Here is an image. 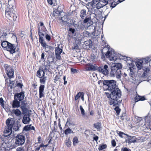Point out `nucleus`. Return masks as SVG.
I'll return each instance as SVG.
<instances>
[{
	"label": "nucleus",
	"mask_w": 151,
	"mask_h": 151,
	"mask_svg": "<svg viewBox=\"0 0 151 151\" xmlns=\"http://www.w3.org/2000/svg\"><path fill=\"white\" fill-rule=\"evenodd\" d=\"M111 99L109 101V104L116 106L118 105V100L121 96V92L118 88L111 92Z\"/></svg>",
	"instance_id": "nucleus-1"
},
{
	"label": "nucleus",
	"mask_w": 151,
	"mask_h": 151,
	"mask_svg": "<svg viewBox=\"0 0 151 151\" xmlns=\"http://www.w3.org/2000/svg\"><path fill=\"white\" fill-rule=\"evenodd\" d=\"M103 88L104 90H109L112 92L118 88L116 81L111 80H104L103 81Z\"/></svg>",
	"instance_id": "nucleus-2"
},
{
	"label": "nucleus",
	"mask_w": 151,
	"mask_h": 151,
	"mask_svg": "<svg viewBox=\"0 0 151 151\" xmlns=\"http://www.w3.org/2000/svg\"><path fill=\"white\" fill-rule=\"evenodd\" d=\"M122 68V65L120 63H116L115 65L112 66L110 72L111 76L120 78L121 76V71L120 69Z\"/></svg>",
	"instance_id": "nucleus-3"
},
{
	"label": "nucleus",
	"mask_w": 151,
	"mask_h": 151,
	"mask_svg": "<svg viewBox=\"0 0 151 151\" xmlns=\"http://www.w3.org/2000/svg\"><path fill=\"white\" fill-rule=\"evenodd\" d=\"M6 17L9 20L16 21L17 18V14H16L15 11L12 7L9 8L8 7L6 8L5 10Z\"/></svg>",
	"instance_id": "nucleus-4"
},
{
	"label": "nucleus",
	"mask_w": 151,
	"mask_h": 151,
	"mask_svg": "<svg viewBox=\"0 0 151 151\" xmlns=\"http://www.w3.org/2000/svg\"><path fill=\"white\" fill-rule=\"evenodd\" d=\"M11 118H9L6 121V124L7 127V128L4 131V136L7 137L10 135L12 131V129L14 124L11 123Z\"/></svg>",
	"instance_id": "nucleus-5"
},
{
	"label": "nucleus",
	"mask_w": 151,
	"mask_h": 151,
	"mask_svg": "<svg viewBox=\"0 0 151 151\" xmlns=\"http://www.w3.org/2000/svg\"><path fill=\"white\" fill-rule=\"evenodd\" d=\"M25 136L22 133L18 134L15 137V144L17 146L22 145L25 142Z\"/></svg>",
	"instance_id": "nucleus-6"
},
{
	"label": "nucleus",
	"mask_w": 151,
	"mask_h": 151,
	"mask_svg": "<svg viewBox=\"0 0 151 151\" xmlns=\"http://www.w3.org/2000/svg\"><path fill=\"white\" fill-rule=\"evenodd\" d=\"M108 45H105V46L104 47L103 49L102 50H101V52L102 54V55L101 56V58L104 60L105 58V57L104 56L105 53L103 52V51L104 50L107 49L108 50L106 53L105 54V55L107 58H110V60H116V58H114V57H113L111 55L112 54V53L111 52L109 51V47H108Z\"/></svg>",
	"instance_id": "nucleus-7"
},
{
	"label": "nucleus",
	"mask_w": 151,
	"mask_h": 151,
	"mask_svg": "<svg viewBox=\"0 0 151 151\" xmlns=\"http://www.w3.org/2000/svg\"><path fill=\"white\" fill-rule=\"evenodd\" d=\"M5 72L7 76L9 78H13L14 77V69L10 65L6 64L5 66Z\"/></svg>",
	"instance_id": "nucleus-8"
},
{
	"label": "nucleus",
	"mask_w": 151,
	"mask_h": 151,
	"mask_svg": "<svg viewBox=\"0 0 151 151\" xmlns=\"http://www.w3.org/2000/svg\"><path fill=\"white\" fill-rule=\"evenodd\" d=\"M6 50L9 51L10 53L13 54L16 51L18 52L19 48H17V46L15 45L9 43H8V45L7 46Z\"/></svg>",
	"instance_id": "nucleus-9"
},
{
	"label": "nucleus",
	"mask_w": 151,
	"mask_h": 151,
	"mask_svg": "<svg viewBox=\"0 0 151 151\" xmlns=\"http://www.w3.org/2000/svg\"><path fill=\"white\" fill-rule=\"evenodd\" d=\"M70 116H69L68 118H67L66 122L65 125L64 127L63 128L64 130V133L65 135H68V134H70L71 133H73V131L67 125V124L68 123H69V124H70Z\"/></svg>",
	"instance_id": "nucleus-10"
},
{
	"label": "nucleus",
	"mask_w": 151,
	"mask_h": 151,
	"mask_svg": "<svg viewBox=\"0 0 151 151\" xmlns=\"http://www.w3.org/2000/svg\"><path fill=\"white\" fill-rule=\"evenodd\" d=\"M108 66L106 65H105L104 67L102 66H99L98 68V70L99 72L105 75H107L108 74Z\"/></svg>",
	"instance_id": "nucleus-11"
},
{
	"label": "nucleus",
	"mask_w": 151,
	"mask_h": 151,
	"mask_svg": "<svg viewBox=\"0 0 151 151\" xmlns=\"http://www.w3.org/2000/svg\"><path fill=\"white\" fill-rule=\"evenodd\" d=\"M60 45H59L58 46L55 47V54L56 55V58L58 60H60L61 57L60 55L63 51L62 49L60 48L59 47Z\"/></svg>",
	"instance_id": "nucleus-12"
},
{
	"label": "nucleus",
	"mask_w": 151,
	"mask_h": 151,
	"mask_svg": "<svg viewBox=\"0 0 151 151\" xmlns=\"http://www.w3.org/2000/svg\"><path fill=\"white\" fill-rule=\"evenodd\" d=\"M24 97V92H21L19 93H17L14 96V99L19 102L23 99Z\"/></svg>",
	"instance_id": "nucleus-13"
},
{
	"label": "nucleus",
	"mask_w": 151,
	"mask_h": 151,
	"mask_svg": "<svg viewBox=\"0 0 151 151\" xmlns=\"http://www.w3.org/2000/svg\"><path fill=\"white\" fill-rule=\"evenodd\" d=\"M30 117V115L27 113L24 114L22 119L23 123L25 124H28L31 120Z\"/></svg>",
	"instance_id": "nucleus-14"
},
{
	"label": "nucleus",
	"mask_w": 151,
	"mask_h": 151,
	"mask_svg": "<svg viewBox=\"0 0 151 151\" xmlns=\"http://www.w3.org/2000/svg\"><path fill=\"white\" fill-rule=\"evenodd\" d=\"M45 86L44 85H41L39 87V95L40 98L45 96L44 90Z\"/></svg>",
	"instance_id": "nucleus-15"
},
{
	"label": "nucleus",
	"mask_w": 151,
	"mask_h": 151,
	"mask_svg": "<svg viewBox=\"0 0 151 151\" xmlns=\"http://www.w3.org/2000/svg\"><path fill=\"white\" fill-rule=\"evenodd\" d=\"M86 69L87 70H96L94 65L91 63H88L86 64L85 66Z\"/></svg>",
	"instance_id": "nucleus-16"
},
{
	"label": "nucleus",
	"mask_w": 151,
	"mask_h": 151,
	"mask_svg": "<svg viewBox=\"0 0 151 151\" xmlns=\"http://www.w3.org/2000/svg\"><path fill=\"white\" fill-rule=\"evenodd\" d=\"M45 72L42 68H40L37 72V76L38 78H42L45 76Z\"/></svg>",
	"instance_id": "nucleus-17"
},
{
	"label": "nucleus",
	"mask_w": 151,
	"mask_h": 151,
	"mask_svg": "<svg viewBox=\"0 0 151 151\" xmlns=\"http://www.w3.org/2000/svg\"><path fill=\"white\" fill-rule=\"evenodd\" d=\"M12 106L13 108H18L20 106V102L19 101L14 99L12 102Z\"/></svg>",
	"instance_id": "nucleus-18"
},
{
	"label": "nucleus",
	"mask_w": 151,
	"mask_h": 151,
	"mask_svg": "<svg viewBox=\"0 0 151 151\" xmlns=\"http://www.w3.org/2000/svg\"><path fill=\"white\" fill-rule=\"evenodd\" d=\"M38 35L39 36V38L40 37L44 39L45 37V33H46V31H44L42 30H41L40 27L39 26L38 27Z\"/></svg>",
	"instance_id": "nucleus-19"
},
{
	"label": "nucleus",
	"mask_w": 151,
	"mask_h": 151,
	"mask_svg": "<svg viewBox=\"0 0 151 151\" xmlns=\"http://www.w3.org/2000/svg\"><path fill=\"white\" fill-rule=\"evenodd\" d=\"M84 23H87V25L89 27L93 24V22L91 19V17L85 19L83 21Z\"/></svg>",
	"instance_id": "nucleus-20"
},
{
	"label": "nucleus",
	"mask_w": 151,
	"mask_h": 151,
	"mask_svg": "<svg viewBox=\"0 0 151 151\" xmlns=\"http://www.w3.org/2000/svg\"><path fill=\"white\" fill-rule=\"evenodd\" d=\"M21 103L20 105V108L23 111H26L27 108H26V106L27 104L25 103L24 101H21Z\"/></svg>",
	"instance_id": "nucleus-21"
},
{
	"label": "nucleus",
	"mask_w": 151,
	"mask_h": 151,
	"mask_svg": "<svg viewBox=\"0 0 151 151\" xmlns=\"http://www.w3.org/2000/svg\"><path fill=\"white\" fill-rule=\"evenodd\" d=\"M128 137V143L135 142H136V138L135 137H131L129 135L127 136Z\"/></svg>",
	"instance_id": "nucleus-22"
},
{
	"label": "nucleus",
	"mask_w": 151,
	"mask_h": 151,
	"mask_svg": "<svg viewBox=\"0 0 151 151\" xmlns=\"http://www.w3.org/2000/svg\"><path fill=\"white\" fill-rule=\"evenodd\" d=\"M136 65L139 70L141 69L142 67L143 61L142 60H139L136 63Z\"/></svg>",
	"instance_id": "nucleus-23"
},
{
	"label": "nucleus",
	"mask_w": 151,
	"mask_h": 151,
	"mask_svg": "<svg viewBox=\"0 0 151 151\" xmlns=\"http://www.w3.org/2000/svg\"><path fill=\"white\" fill-rule=\"evenodd\" d=\"M39 42L40 43L42 46L44 48H45L47 46L46 43L44 40V39L40 37L39 38Z\"/></svg>",
	"instance_id": "nucleus-24"
},
{
	"label": "nucleus",
	"mask_w": 151,
	"mask_h": 151,
	"mask_svg": "<svg viewBox=\"0 0 151 151\" xmlns=\"http://www.w3.org/2000/svg\"><path fill=\"white\" fill-rule=\"evenodd\" d=\"M112 0H109V2L111 3V6L112 7H115L117 5L120 3L119 2V1L118 0H113V1L111 2Z\"/></svg>",
	"instance_id": "nucleus-25"
},
{
	"label": "nucleus",
	"mask_w": 151,
	"mask_h": 151,
	"mask_svg": "<svg viewBox=\"0 0 151 151\" xmlns=\"http://www.w3.org/2000/svg\"><path fill=\"white\" fill-rule=\"evenodd\" d=\"M86 11L85 9H82L80 12V16L82 19H83L86 16Z\"/></svg>",
	"instance_id": "nucleus-26"
},
{
	"label": "nucleus",
	"mask_w": 151,
	"mask_h": 151,
	"mask_svg": "<svg viewBox=\"0 0 151 151\" xmlns=\"http://www.w3.org/2000/svg\"><path fill=\"white\" fill-rule=\"evenodd\" d=\"M55 132H56V129L54 127H53L52 131H51L49 135V137L52 139L54 136L55 134Z\"/></svg>",
	"instance_id": "nucleus-27"
},
{
	"label": "nucleus",
	"mask_w": 151,
	"mask_h": 151,
	"mask_svg": "<svg viewBox=\"0 0 151 151\" xmlns=\"http://www.w3.org/2000/svg\"><path fill=\"white\" fill-rule=\"evenodd\" d=\"M10 42L7 41H4L1 42V45L3 48L5 49L6 50L7 47V46L8 45V43H9Z\"/></svg>",
	"instance_id": "nucleus-28"
},
{
	"label": "nucleus",
	"mask_w": 151,
	"mask_h": 151,
	"mask_svg": "<svg viewBox=\"0 0 151 151\" xmlns=\"http://www.w3.org/2000/svg\"><path fill=\"white\" fill-rule=\"evenodd\" d=\"M107 147V145L106 144H103L102 145H99L98 150L99 151H101Z\"/></svg>",
	"instance_id": "nucleus-29"
},
{
	"label": "nucleus",
	"mask_w": 151,
	"mask_h": 151,
	"mask_svg": "<svg viewBox=\"0 0 151 151\" xmlns=\"http://www.w3.org/2000/svg\"><path fill=\"white\" fill-rule=\"evenodd\" d=\"M71 142L69 138L66 139L65 140V145L67 147H70L71 146Z\"/></svg>",
	"instance_id": "nucleus-30"
},
{
	"label": "nucleus",
	"mask_w": 151,
	"mask_h": 151,
	"mask_svg": "<svg viewBox=\"0 0 151 151\" xmlns=\"http://www.w3.org/2000/svg\"><path fill=\"white\" fill-rule=\"evenodd\" d=\"M40 78V83L43 84H45L46 82L47 77L44 76L42 78Z\"/></svg>",
	"instance_id": "nucleus-31"
},
{
	"label": "nucleus",
	"mask_w": 151,
	"mask_h": 151,
	"mask_svg": "<svg viewBox=\"0 0 151 151\" xmlns=\"http://www.w3.org/2000/svg\"><path fill=\"white\" fill-rule=\"evenodd\" d=\"M116 132L118 134L119 136L121 137H123V135H125L126 136H129V135L127 134H125L124 132L119 131L118 130H116Z\"/></svg>",
	"instance_id": "nucleus-32"
},
{
	"label": "nucleus",
	"mask_w": 151,
	"mask_h": 151,
	"mask_svg": "<svg viewBox=\"0 0 151 151\" xmlns=\"http://www.w3.org/2000/svg\"><path fill=\"white\" fill-rule=\"evenodd\" d=\"M93 127L97 129H100L101 128V124L100 122H98L96 123L93 124Z\"/></svg>",
	"instance_id": "nucleus-33"
},
{
	"label": "nucleus",
	"mask_w": 151,
	"mask_h": 151,
	"mask_svg": "<svg viewBox=\"0 0 151 151\" xmlns=\"http://www.w3.org/2000/svg\"><path fill=\"white\" fill-rule=\"evenodd\" d=\"M79 141L77 137L76 136L73 139V144L74 146L78 143Z\"/></svg>",
	"instance_id": "nucleus-34"
},
{
	"label": "nucleus",
	"mask_w": 151,
	"mask_h": 151,
	"mask_svg": "<svg viewBox=\"0 0 151 151\" xmlns=\"http://www.w3.org/2000/svg\"><path fill=\"white\" fill-rule=\"evenodd\" d=\"M13 112L17 116H19L21 114V112L19 109H16L13 110Z\"/></svg>",
	"instance_id": "nucleus-35"
},
{
	"label": "nucleus",
	"mask_w": 151,
	"mask_h": 151,
	"mask_svg": "<svg viewBox=\"0 0 151 151\" xmlns=\"http://www.w3.org/2000/svg\"><path fill=\"white\" fill-rule=\"evenodd\" d=\"M80 109L82 115L84 116H86L85 112L82 106L80 105Z\"/></svg>",
	"instance_id": "nucleus-36"
},
{
	"label": "nucleus",
	"mask_w": 151,
	"mask_h": 151,
	"mask_svg": "<svg viewBox=\"0 0 151 151\" xmlns=\"http://www.w3.org/2000/svg\"><path fill=\"white\" fill-rule=\"evenodd\" d=\"M53 14L54 16H59L60 15V12L58 9H56L54 11Z\"/></svg>",
	"instance_id": "nucleus-37"
},
{
	"label": "nucleus",
	"mask_w": 151,
	"mask_h": 151,
	"mask_svg": "<svg viewBox=\"0 0 151 151\" xmlns=\"http://www.w3.org/2000/svg\"><path fill=\"white\" fill-rule=\"evenodd\" d=\"M114 109L117 115H119L121 111V109L119 108L118 106H116Z\"/></svg>",
	"instance_id": "nucleus-38"
},
{
	"label": "nucleus",
	"mask_w": 151,
	"mask_h": 151,
	"mask_svg": "<svg viewBox=\"0 0 151 151\" xmlns=\"http://www.w3.org/2000/svg\"><path fill=\"white\" fill-rule=\"evenodd\" d=\"M40 26L41 27V30H42L44 31H47V30L45 26L44 25V24L42 22H40Z\"/></svg>",
	"instance_id": "nucleus-39"
},
{
	"label": "nucleus",
	"mask_w": 151,
	"mask_h": 151,
	"mask_svg": "<svg viewBox=\"0 0 151 151\" xmlns=\"http://www.w3.org/2000/svg\"><path fill=\"white\" fill-rule=\"evenodd\" d=\"M72 49L73 50H76V51H78V52L80 51V49H79L78 45L77 44L73 46L72 47Z\"/></svg>",
	"instance_id": "nucleus-40"
},
{
	"label": "nucleus",
	"mask_w": 151,
	"mask_h": 151,
	"mask_svg": "<svg viewBox=\"0 0 151 151\" xmlns=\"http://www.w3.org/2000/svg\"><path fill=\"white\" fill-rule=\"evenodd\" d=\"M82 93L81 92H79L77 94L75 97V101L77 100L81 97Z\"/></svg>",
	"instance_id": "nucleus-41"
},
{
	"label": "nucleus",
	"mask_w": 151,
	"mask_h": 151,
	"mask_svg": "<svg viewBox=\"0 0 151 151\" xmlns=\"http://www.w3.org/2000/svg\"><path fill=\"white\" fill-rule=\"evenodd\" d=\"M139 95L137 93L136 94V96L134 97V103H136V102H137L139 101Z\"/></svg>",
	"instance_id": "nucleus-42"
},
{
	"label": "nucleus",
	"mask_w": 151,
	"mask_h": 151,
	"mask_svg": "<svg viewBox=\"0 0 151 151\" xmlns=\"http://www.w3.org/2000/svg\"><path fill=\"white\" fill-rule=\"evenodd\" d=\"M60 76H59V75H57L55 76V77L54 79V80L55 81L54 82H56L58 81L59 79H60Z\"/></svg>",
	"instance_id": "nucleus-43"
},
{
	"label": "nucleus",
	"mask_w": 151,
	"mask_h": 151,
	"mask_svg": "<svg viewBox=\"0 0 151 151\" xmlns=\"http://www.w3.org/2000/svg\"><path fill=\"white\" fill-rule=\"evenodd\" d=\"M31 124L29 125H27L25 126L24 127V129L26 131H29L30 130V126H31Z\"/></svg>",
	"instance_id": "nucleus-44"
},
{
	"label": "nucleus",
	"mask_w": 151,
	"mask_h": 151,
	"mask_svg": "<svg viewBox=\"0 0 151 151\" xmlns=\"http://www.w3.org/2000/svg\"><path fill=\"white\" fill-rule=\"evenodd\" d=\"M148 59L147 58H143L142 60V61H143V63L144 64H146L148 63Z\"/></svg>",
	"instance_id": "nucleus-45"
},
{
	"label": "nucleus",
	"mask_w": 151,
	"mask_h": 151,
	"mask_svg": "<svg viewBox=\"0 0 151 151\" xmlns=\"http://www.w3.org/2000/svg\"><path fill=\"white\" fill-rule=\"evenodd\" d=\"M0 104L2 107H4V100L1 97L0 98Z\"/></svg>",
	"instance_id": "nucleus-46"
},
{
	"label": "nucleus",
	"mask_w": 151,
	"mask_h": 151,
	"mask_svg": "<svg viewBox=\"0 0 151 151\" xmlns=\"http://www.w3.org/2000/svg\"><path fill=\"white\" fill-rule=\"evenodd\" d=\"M17 151H25L23 147H18L16 149Z\"/></svg>",
	"instance_id": "nucleus-47"
},
{
	"label": "nucleus",
	"mask_w": 151,
	"mask_h": 151,
	"mask_svg": "<svg viewBox=\"0 0 151 151\" xmlns=\"http://www.w3.org/2000/svg\"><path fill=\"white\" fill-rule=\"evenodd\" d=\"M111 145L113 147H114L116 146V143L114 139H112L111 141Z\"/></svg>",
	"instance_id": "nucleus-48"
},
{
	"label": "nucleus",
	"mask_w": 151,
	"mask_h": 151,
	"mask_svg": "<svg viewBox=\"0 0 151 151\" xmlns=\"http://www.w3.org/2000/svg\"><path fill=\"white\" fill-rule=\"evenodd\" d=\"M46 39L48 41H50L51 40V37L50 35L48 34H47L45 35Z\"/></svg>",
	"instance_id": "nucleus-49"
},
{
	"label": "nucleus",
	"mask_w": 151,
	"mask_h": 151,
	"mask_svg": "<svg viewBox=\"0 0 151 151\" xmlns=\"http://www.w3.org/2000/svg\"><path fill=\"white\" fill-rule=\"evenodd\" d=\"M139 101H144L145 100V98L143 96H141L139 95Z\"/></svg>",
	"instance_id": "nucleus-50"
},
{
	"label": "nucleus",
	"mask_w": 151,
	"mask_h": 151,
	"mask_svg": "<svg viewBox=\"0 0 151 151\" xmlns=\"http://www.w3.org/2000/svg\"><path fill=\"white\" fill-rule=\"evenodd\" d=\"M121 151H131V150L127 147L123 148L121 149Z\"/></svg>",
	"instance_id": "nucleus-51"
},
{
	"label": "nucleus",
	"mask_w": 151,
	"mask_h": 151,
	"mask_svg": "<svg viewBox=\"0 0 151 151\" xmlns=\"http://www.w3.org/2000/svg\"><path fill=\"white\" fill-rule=\"evenodd\" d=\"M16 86L20 88H22L23 86V85L21 83H19L17 84Z\"/></svg>",
	"instance_id": "nucleus-52"
},
{
	"label": "nucleus",
	"mask_w": 151,
	"mask_h": 151,
	"mask_svg": "<svg viewBox=\"0 0 151 151\" xmlns=\"http://www.w3.org/2000/svg\"><path fill=\"white\" fill-rule=\"evenodd\" d=\"M71 71L73 73H78V70L76 69L72 68L71 69Z\"/></svg>",
	"instance_id": "nucleus-53"
},
{
	"label": "nucleus",
	"mask_w": 151,
	"mask_h": 151,
	"mask_svg": "<svg viewBox=\"0 0 151 151\" xmlns=\"http://www.w3.org/2000/svg\"><path fill=\"white\" fill-rule=\"evenodd\" d=\"M34 148L35 151H39L40 148L39 146H35Z\"/></svg>",
	"instance_id": "nucleus-54"
},
{
	"label": "nucleus",
	"mask_w": 151,
	"mask_h": 151,
	"mask_svg": "<svg viewBox=\"0 0 151 151\" xmlns=\"http://www.w3.org/2000/svg\"><path fill=\"white\" fill-rule=\"evenodd\" d=\"M105 93L106 96L107 98H111V93L110 94L108 93Z\"/></svg>",
	"instance_id": "nucleus-55"
},
{
	"label": "nucleus",
	"mask_w": 151,
	"mask_h": 151,
	"mask_svg": "<svg viewBox=\"0 0 151 151\" xmlns=\"http://www.w3.org/2000/svg\"><path fill=\"white\" fill-rule=\"evenodd\" d=\"M93 135L94 136H95L93 138V140L96 141H97L99 139V137L95 135V134H94Z\"/></svg>",
	"instance_id": "nucleus-56"
},
{
	"label": "nucleus",
	"mask_w": 151,
	"mask_h": 151,
	"mask_svg": "<svg viewBox=\"0 0 151 151\" xmlns=\"http://www.w3.org/2000/svg\"><path fill=\"white\" fill-rule=\"evenodd\" d=\"M37 140L38 141V143H41L42 142H42V139L41 137V136H39L37 138Z\"/></svg>",
	"instance_id": "nucleus-57"
},
{
	"label": "nucleus",
	"mask_w": 151,
	"mask_h": 151,
	"mask_svg": "<svg viewBox=\"0 0 151 151\" xmlns=\"http://www.w3.org/2000/svg\"><path fill=\"white\" fill-rule=\"evenodd\" d=\"M69 30L70 32H71L72 34H74L75 32V29L73 28H70Z\"/></svg>",
	"instance_id": "nucleus-58"
},
{
	"label": "nucleus",
	"mask_w": 151,
	"mask_h": 151,
	"mask_svg": "<svg viewBox=\"0 0 151 151\" xmlns=\"http://www.w3.org/2000/svg\"><path fill=\"white\" fill-rule=\"evenodd\" d=\"M37 85V84L36 82H35V83H34L32 84V86L34 88V89H36V87Z\"/></svg>",
	"instance_id": "nucleus-59"
},
{
	"label": "nucleus",
	"mask_w": 151,
	"mask_h": 151,
	"mask_svg": "<svg viewBox=\"0 0 151 151\" xmlns=\"http://www.w3.org/2000/svg\"><path fill=\"white\" fill-rule=\"evenodd\" d=\"M44 53H45L44 52L42 53V55H41V59H42L43 60H45V55Z\"/></svg>",
	"instance_id": "nucleus-60"
},
{
	"label": "nucleus",
	"mask_w": 151,
	"mask_h": 151,
	"mask_svg": "<svg viewBox=\"0 0 151 151\" xmlns=\"http://www.w3.org/2000/svg\"><path fill=\"white\" fill-rule=\"evenodd\" d=\"M63 79L64 81V85H65L67 83V81H66L65 80H66V76H64L63 77Z\"/></svg>",
	"instance_id": "nucleus-61"
},
{
	"label": "nucleus",
	"mask_w": 151,
	"mask_h": 151,
	"mask_svg": "<svg viewBox=\"0 0 151 151\" xmlns=\"http://www.w3.org/2000/svg\"><path fill=\"white\" fill-rule=\"evenodd\" d=\"M81 93H81V98L83 101L84 93L83 92H81Z\"/></svg>",
	"instance_id": "nucleus-62"
},
{
	"label": "nucleus",
	"mask_w": 151,
	"mask_h": 151,
	"mask_svg": "<svg viewBox=\"0 0 151 151\" xmlns=\"http://www.w3.org/2000/svg\"><path fill=\"white\" fill-rule=\"evenodd\" d=\"M48 3L52 5L53 4L52 0H47Z\"/></svg>",
	"instance_id": "nucleus-63"
},
{
	"label": "nucleus",
	"mask_w": 151,
	"mask_h": 151,
	"mask_svg": "<svg viewBox=\"0 0 151 151\" xmlns=\"http://www.w3.org/2000/svg\"><path fill=\"white\" fill-rule=\"evenodd\" d=\"M103 81H104L101 80H99L98 81V83L99 85H100L102 83V82H103Z\"/></svg>",
	"instance_id": "nucleus-64"
}]
</instances>
